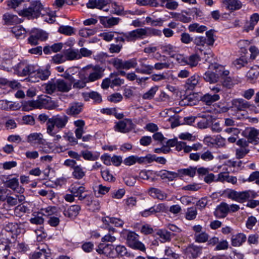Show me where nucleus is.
I'll list each match as a JSON object with an SVG mask.
<instances>
[{
  "label": "nucleus",
  "mask_w": 259,
  "mask_h": 259,
  "mask_svg": "<svg viewBox=\"0 0 259 259\" xmlns=\"http://www.w3.org/2000/svg\"><path fill=\"white\" fill-rule=\"evenodd\" d=\"M249 105V102L243 99H235L231 101V108L234 111H244Z\"/></svg>",
  "instance_id": "aec40b11"
},
{
  "label": "nucleus",
  "mask_w": 259,
  "mask_h": 259,
  "mask_svg": "<svg viewBox=\"0 0 259 259\" xmlns=\"http://www.w3.org/2000/svg\"><path fill=\"white\" fill-rule=\"evenodd\" d=\"M72 172V176L74 178L77 180L82 179L85 175V171L80 165H77L73 169Z\"/></svg>",
  "instance_id": "79ce46f5"
},
{
  "label": "nucleus",
  "mask_w": 259,
  "mask_h": 259,
  "mask_svg": "<svg viewBox=\"0 0 259 259\" xmlns=\"http://www.w3.org/2000/svg\"><path fill=\"white\" fill-rule=\"evenodd\" d=\"M58 32L66 35H71L75 33L73 27L70 26L64 25H62L59 27Z\"/></svg>",
  "instance_id": "603ef678"
},
{
  "label": "nucleus",
  "mask_w": 259,
  "mask_h": 259,
  "mask_svg": "<svg viewBox=\"0 0 259 259\" xmlns=\"http://www.w3.org/2000/svg\"><path fill=\"white\" fill-rule=\"evenodd\" d=\"M165 210V205L163 203H160L141 211L140 213L143 217H148L158 212H164Z\"/></svg>",
  "instance_id": "6ab92c4d"
},
{
  "label": "nucleus",
  "mask_w": 259,
  "mask_h": 259,
  "mask_svg": "<svg viewBox=\"0 0 259 259\" xmlns=\"http://www.w3.org/2000/svg\"><path fill=\"white\" fill-rule=\"evenodd\" d=\"M147 59L146 58L139 59V62L140 66L136 68V71L137 73L143 74H150L154 69L152 65L146 63Z\"/></svg>",
  "instance_id": "a211bd4d"
},
{
  "label": "nucleus",
  "mask_w": 259,
  "mask_h": 259,
  "mask_svg": "<svg viewBox=\"0 0 259 259\" xmlns=\"http://www.w3.org/2000/svg\"><path fill=\"white\" fill-rule=\"evenodd\" d=\"M194 44L196 46V48L202 53L203 50H206L205 48L208 47L206 42V38L204 36H197L193 40Z\"/></svg>",
  "instance_id": "c756f323"
},
{
  "label": "nucleus",
  "mask_w": 259,
  "mask_h": 259,
  "mask_svg": "<svg viewBox=\"0 0 259 259\" xmlns=\"http://www.w3.org/2000/svg\"><path fill=\"white\" fill-rule=\"evenodd\" d=\"M33 77L39 78L41 80L47 79L50 75V71L48 69H39L36 70H33Z\"/></svg>",
  "instance_id": "58836bf2"
},
{
  "label": "nucleus",
  "mask_w": 259,
  "mask_h": 259,
  "mask_svg": "<svg viewBox=\"0 0 259 259\" xmlns=\"http://www.w3.org/2000/svg\"><path fill=\"white\" fill-rule=\"evenodd\" d=\"M46 91L48 94H52L57 91L56 87V82H49L46 86Z\"/></svg>",
  "instance_id": "69168bd1"
},
{
  "label": "nucleus",
  "mask_w": 259,
  "mask_h": 259,
  "mask_svg": "<svg viewBox=\"0 0 259 259\" xmlns=\"http://www.w3.org/2000/svg\"><path fill=\"white\" fill-rule=\"evenodd\" d=\"M198 100L196 98L194 95H190L185 98V103L189 106H194L197 104Z\"/></svg>",
  "instance_id": "052dcab7"
},
{
  "label": "nucleus",
  "mask_w": 259,
  "mask_h": 259,
  "mask_svg": "<svg viewBox=\"0 0 259 259\" xmlns=\"http://www.w3.org/2000/svg\"><path fill=\"white\" fill-rule=\"evenodd\" d=\"M96 251L99 254H103L110 258H115L114 248L113 245L101 243L96 249Z\"/></svg>",
  "instance_id": "dca6fc26"
},
{
  "label": "nucleus",
  "mask_w": 259,
  "mask_h": 259,
  "mask_svg": "<svg viewBox=\"0 0 259 259\" xmlns=\"http://www.w3.org/2000/svg\"><path fill=\"white\" fill-rule=\"evenodd\" d=\"M31 34L28 38V44L31 45L36 46L38 44V41H44L48 38V34L45 31L37 29L31 31Z\"/></svg>",
  "instance_id": "f8f14e48"
},
{
  "label": "nucleus",
  "mask_w": 259,
  "mask_h": 259,
  "mask_svg": "<svg viewBox=\"0 0 259 259\" xmlns=\"http://www.w3.org/2000/svg\"><path fill=\"white\" fill-rule=\"evenodd\" d=\"M157 176L160 177L162 179H167L169 181H172L178 177L177 173L166 170L159 171Z\"/></svg>",
  "instance_id": "72a5a7b5"
},
{
  "label": "nucleus",
  "mask_w": 259,
  "mask_h": 259,
  "mask_svg": "<svg viewBox=\"0 0 259 259\" xmlns=\"http://www.w3.org/2000/svg\"><path fill=\"white\" fill-rule=\"evenodd\" d=\"M43 9V6L39 1H33L28 8L24 7L22 9H18L17 12L21 16L33 19L37 18L41 14V11Z\"/></svg>",
  "instance_id": "f257e3e1"
},
{
  "label": "nucleus",
  "mask_w": 259,
  "mask_h": 259,
  "mask_svg": "<svg viewBox=\"0 0 259 259\" xmlns=\"http://www.w3.org/2000/svg\"><path fill=\"white\" fill-rule=\"evenodd\" d=\"M114 253L115 257L117 256H123L128 254L126 247L121 245L116 246L114 248Z\"/></svg>",
  "instance_id": "8fccbe9b"
},
{
  "label": "nucleus",
  "mask_w": 259,
  "mask_h": 259,
  "mask_svg": "<svg viewBox=\"0 0 259 259\" xmlns=\"http://www.w3.org/2000/svg\"><path fill=\"white\" fill-rule=\"evenodd\" d=\"M71 193L75 197L80 194H83L85 192V188L82 186L72 185L70 188Z\"/></svg>",
  "instance_id": "6e6d98bb"
},
{
  "label": "nucleus",
  "mask_w": 259,
  "mask_h": 259,
  "mask_svg": "<svg viewBox=\"0 0 259 259\" xmlns=\"http://www.w3.org/2000/svg\"><path fill=\"white\" fill-rule=\"evenodd\" d=\"M229 213L228 204L226 202H221L218 205L214 211V215L217 218H224Z\"/></svg>",
  "instance_id": "4be33fe9"
},
{
  "label": "nucleus",
  "mask_w": 259,
  "mask_h": 259,
  "mask_svg": "<svg viewBox=\"0 0 259 259\" xmlns=\"http://www.w3.org/2000/svg\"><path fill=\"white\" fill-rule=\"evenodd\" d=\"M29 209L28 208L24 205H19L15 208L14 214L16 217H21L25 213L28 212Z\"/></svg>",
  "instance_id": "3c124183"
},
{
  "label": "nucleus",
  "mask_w": 259,
  "mask_h": 259,
  "mask_svg": "<svg viewBox=\"0 0 259 259\" xmlns=\"http://www.w3.org/2000/svg\"><path fill=\"white\" fill-rule=\"evenodd\" d=\"M209 238V235L205 232L194 234V240L198 243H204L207 242Z\"/></svg>",
  "instance_id": "09e8293b"
},
{
  "label": "nucleus",
  "mask_w": 259,
  "mask_h": 259,
  "mask_svg": "<svg viewBox=\"0 0 259 259\" xmlns=\"http://www.w3.org/2000/svg\"><path fill=\"white\" fill-rule=\"evenodd\" d=\"M149 194L154 198L162 200L166 198L167 195L160 190L156 188H150L149 189Z\"/></svg>",
  "instance_id": "4c0bfd02"
},
{
  "label": "nucleus",
  "mask_w": 259,
  "mask_h": 259,
  "mask_svg": "<svg viewBox=\"0 0 259 259\" xmlns=\"http://www.w3.org/2000/svg\"><path fill=\"white\" fill-rule=\"evenodd\" d=\"M84 97H89L93 99L96 103H100L102 101V98L101 95L96 92H91L89 93L83 94Z\"/></svg>",
  "instance_id": "13d9d810"
},
{
  "label": "nucleus",
  "mask_w": 259,
  "mask_h": 259,
  "mask_svg": "<svg viewBox=\"0 0 259 259\" xmlns=\"http://www.w3.org/2000/svg\"><path fill=\"white\" fill-rule=\"evenodd\" d=\"M136 31L138 40L143 39L148 36L161 35V31L160 30L149 27L138 28Z\"/></svg>",
  "instance_id": "9d476101"
},
{
  "label": "nucleus",
  "mask_w": 259,
  "mask_h": 259,
  "mask_svg": "<svg viewBox=\"0 0 259 259\" xmlns=\"http://www.w3.org/2000/svg\"><path fill=\"white\" fill-rule=\"evenodd\" d=\"M203 78L206 81L209 82L210 83H215L219 80V74L217 70L215 72L208 71L205 73Z\"/></svg>",
  "instance_id": "473e14b6"
},
{
  "label": "nucleus",
  "mask_w": 259,
  "mask_h": 259,
  "mask_svg": "<svg viewBox=\"0 0 259 259\" xmlns=\"http://www.w3.org/2000/svg\"><path fill=\"white\" fill-rule=\"evenodd\" d=\"M66 60H74L80 59L78 49H68L64 53Z\"/></svg>",
  "instance_id": "f704fd0d"
},
{
  "label": "nucleus",
  "mask_w": 259,
  "mask_h": 259,
  "mask_svg": "<svg viewBox=\"0 0 259 259\" xmlns=\"http://www.w3.org/2000/svg\"><path fill=\"white\" fill-rule=\"evenodd\" d=\"M246 240V236L243 233H238L233 235L231 238L232 245L233 246H239Z\"/></svg>",
  "instance_id": "c9c22d12"
},
{
  "label": "nucleus",
  "mask_w": 259,
  "mask_h": 259,
  "mask_svg": "<svg viewBox=\"0 0 259 259\" xmlns=\"http://www.w3.org/2000/svg\"><path fill=\"white\" fill-rule=\"evenodd\" d=\"M157 234L159 236L161 242H169L171 240V233L167 230H159Z\"/></svg>",
  "instance_id": "c03bdc74"
},
{
  "label": "nucleus",
  "mask_w": 259,
  "mask_h": 259,
  "mask_svg": "<svg viewBox=\"0 0 259 259\" xmlns=\"http://www.w3.org/2000/svg\"><path fill=\"white\" fill-rule=\"evenodd\" d=\"M62 207L64 208L62 210L64 215L70 219H74L78 215L81 209L80 206L78 205H72L67 208L63 205Z\"/></svg>",
  "instance_id": "f3484780"
},
{
  "label": "nucleus",
  "mask_w": 259,
  "mask_h": 259,
  "mask_svg": "<svg viewBox=\"0 0 259 259\" xmlns=\"http://www.w3.org/2000/svg\"><path fill=\"white\" fill-rule=\"evenodd\" d=\"M102 221L104 225L103 228L107 230L109 232L113 233L115 232L116 230L111 226V224L116 227H122L124 224V222L120 219L108 216L102 218Z\"/></svg>",
  "instance_id": "0eeeda50"
},
{
  "label": "nucleus",
  "mask_w": 259,
  "mask_h": 259,
  "mask_svg": "<svg viewBox=\"0 0 259 259\" xmlns=\"http://www.w3.org/2000/svg\"><path fill=\"white\" fill-rule=\"evenodd\" d=\"M8 6L17 11L18 9H22L26 7V4L24 0H11L9 2Z\"/></svg>",
  "instance_id": "49530a36"
},
{
  "label": "nucleus",
  "mask_w": 259,
  "mask_h": 259,
  "mask_svg": "<svg viewBox=\"0 0 259 259\" xmlns=\"http://www.w3.org/2000/svg\"><path fill=\"white\" fill-rule=\"evenodd\" d=\"M15 73L19 76L29 75L32 77L33 75V66L28 65L25 62H20L13 67Z\"/></svg>",
  "instance_id": "6e6552de"
},
{
  "label": "nucleus",
  "mask_w": 259,
  "mask_h": 259,
  "mask_svg": "<svg viewBox=\"0 0 259 259\" xmlns=\"http://www.w3.org/2000/svg\"><path fill=\"white\" fill-rule=\"evenodd\" d=\"M27 142L34 144H43L45 140L43 139L41 134L34 133L28 136Z\"/></svg>",
  "instance_id": "bb28decb"
},
{
  "label": "nucleus",
  "mask_w": 259,
  "mask_h": 259,
  "mask_svg": "<svg viewBox=\"0 0 259 259\" xmlns=\"http://www.w3.org/2000/svg\"><path fill=\"white\" fill-rule=\"evenodd\" d=\"M214 30L211 29L206 32L207 46H212L215 41L214 38Z\"/></svg>",
  "instance_id": "bf43d9fd"
},
{
  "label": "nucleus",
  "mask_w": 259,
  "mask_h": 259,
  "mask_svg": "<svg viewBox=\"0 0 259 259\" xmlns=\"http://www.w3.org/2000/svg\"><path fill=\"white\" fill-rule=\"evenodd\" d=\"M83 104L81 103H71L66 110V113L71 116H76L82 110Z\"/></svg>",
  "instance_id": "b1692460"
},
{
  "label": "nucleus",
  "mask_w": 259,
  "mask_h": 259,
  "mask_svg": "<svg viewBox=\"0 0 259 259\" xmlns=\"http://www.w3.org/2000/svg\"><path fill=\"white\" fill-rule=\"evenodd\" d=\"M56 87L57 91L66 93L71 89L72 83L63 79H57L56 81Z\"/></svg>",
  "instance_id": "a878e982"
},
{
  "label": "nucleus",
  "mask_w": 259,
  "mask_h": 259,
  "mask_svg": "<svg viewBox=\"0 0 259 259\" xmlns=\"http://www.w3.org/2000/svg\"><path fill=\"white\" fill-rule=\"evenodd\" d=\"M197 215V211L195 207H191L187 209L185 214V218L188 220H194Z\"/></svg>",
  "instance_id": "5fc2aeb1"
},
{
  "label": "nucleus",
  "mask_w": 259,
  "mask_h": 259,
  "mask_svg": "<svg viewBox=\"0 0 259 259\" xmlns=\"http://www.w3.org/2000/svg\"><path fill=\"white\" fill-rule=\"evenodd\" d=\"M259 21V14L258 13H254L250 16L249 22L248 24L245 25L244 27L245 30L248 32L252 30L255 26L257 24Z\"/></svg>",
  "instance_id": "7c9ffc66"
},
{
  "label": "nucleus",
  "mask_w": 259,
  "mask_h": 259,
  "mask_svg": "<svg viewBox=\"0 0 259 259\" xmlns=\"http://www.w3.org/2000/svg\"><path fill=\"white\" fill-rule=\"evenodd\" d=\"M246 137L250 143L255 145L259 143L258 131L254 127H250L245 131Z\"/></svg>",
  "instance_id": "5701e85b"
},
{
  "label": "nucleus",
  "mask_w": 259,
  "mask_h": 259,
  "mask_svg": "<svg viewBox=\"0 0 259 259\" xmlns=\"http://www.w3.org/2000/svg\"><path fill=\"white\" fill-rule=\"evenodd\" d=\"M3 182L7 187L19 193H23L24 191V189L19 186L18 179L17 178H7L6 181L3 180Z\"/></svg>",
  "instance_id": "2eb2a0df"
},
{
  "label": "nucleus",
  "mask_w": 259,
  "mask_h": 259,
  "mask_svg": "<svg viewBox=\"0 0 259 259\" xmlns=\"http://www.w3.org/2000/svg\"><path fill=\"white\" fill-rule=\"evenodd\" d=\"M135 125L132 119L125 118L115 123L114 130L115 131L126 134L130 132L134 128Z\"/></svg>",
  "instance_id": "1a4fd4ad"
},
{
  "label": "nucleus",
  "mask_w": 259,
  "mask_h": 259,
  "mask_svg": "<svg viewBox=\"0 0 259 259\" xmlns=\"http://www.w3.org/2000/svg\"><path fill=\"white\" fill-rule=\"evenodd\" d=\"M200 77L197 74H194L188 78L186 82L187 90H193L198 84Z\"/></svg>",
  "instance_id": "2f4dec72"
},
{
  "label": "nucleus",
  "mask_w": 259,
  "mask_h": 259,
  "mask_svg": "<svg viewBox=\"0 0 259 259\" xmlns=\"http://www.w3.org/2000/svg\"><path fill=\"white\" fill-rule=\"evenodd\" d=\"M12 239H14L12 233L2 232L0 235V259H7L10 254L9 245L12 243Z\"/></svg>",
  "instance_id": "7ed1b4c3"
},
{
  "label": "nucleus",
  "mask_w": 259,
  "mask_h": 259,
  "mask_svg": "<svg viewBox=\"0 0 259 259\" xmlns=\"http://www.w3.org/2000/svg\"><path fill=\"white\" fill-rule=\"evenodd\" d=\"M113 67L117 70L125 69L135 68L137 65L136 58H133L127 60H123L118 58H113L111 60Z\"/></svg>",
  "instance_id": "423d86ee"
},
{
  "label": "nucleus",
  "mask_w": 259,
  "mask_h": 259,
  "mask_svg": "<svg viewBox=\"0 0 259 259\" xmlns=\"http://www.w3.org/2000/svg\"><path fill=\"white\" fill-rule=\"evenodd\" d=\"M115 75L111 78V84L110 85V87L113 88L114 87H118L124 83V80L123 79H121L118 77V73L116 72H114Z\"/></svg>",
  "instance_id": "4d7b16f0"
},
{
  "label": "nucleus",
  "mask_w": 259,
  "mask_h": 259,
  "mask_svg": "<svg viewBox=\"0 0 259 259\" xmlns=\"http://www.w3.org/2000/svg\"><path fill=\"white\" fill-rule=\"evenodd\" d=\"M158 87H152L149 90L144 93L142 96V98L144 100H151L153 98L156 92L158 91Z\"/></svg>",
  "instance_id": "864d4df0"
},
{
  "label": "nucleus",
  "mask_w": 259,
  "mask_h": 259,
  "mask_svg": "<svg viewBox=\"0 0 259 259\" xmlns=\"http://www.w3.org/2000/svg\"><path fill=\"white\" fill-rule=\"evenodd\" d=\"M41 108L50 109L52 106V100L49 97L41 95L38 97Z\"/></svg>",
  "instance_id": "a18cd8bd"
},
{
  "label": "nucleus",
  "mask_w": 259,
  "mask_h": 259,
  "mask_svg": "<svg viewBox=\"0 0 259 259\" xmlns=\"http://www.w3.org/2000/svg\"><path fill=\"white\" fill-rule=\"evenodd\" d=\"M249 152V150L247 148H237L236 150V157L237 159H241L243 158Z\"/></svg>",
  "instance_id": "e2e57ef3"
},
{
  "label": "nucleus",
  "mask_w": 259,
  "mask_h": 259,
  "mask_svg": "<svg viewBox=\"0 0 259 259\" xmlns=\"http://www.w3.org/2000/svg\"><path fill=\"white\" fill-rule=\"evenodd\" d=\"M13 105L11 102L7 100H0V108L3 110H11L13 108Z\"/></svg>",
  "instance_id": "338daca9"
},
{
  "label": "nucleus",
  "mask_w": 259,
  "mask_h": 259,
  "mask_svg": "<svg viewBox=\"0 0 259 259\" xmlns=\"http://www.w3.org/2000/svg\"><path fill=\"white\" fill-rule=\"evenodd\" d=\"M229 244L227 240H221V241L219 240V243H218L217 245L215 246L214 248V250H225L228 248Z\"/></svg>",
  "instance_id": "0e129e2a"
},
{
  "label": "nucleus",
  "mask_w": 259,
  "mask_h": 259,
  "mask_svg": "<svg viewBox=\"0 0 259 259\" xmlns=\"http://www.w3.org/2000/svg\"><path fill=\"white\" fill-rule=\"evenodd\" d=\"M190 32H197L198 33H202L207 30V27L204 25H200L198 23H195L190 24L188 27Z\"/></svg>",
  "instance_id": "de8ad7c7"
},
{
  "label": "nucleus",
  "mask_w": 259,
  "mask_h": 259,
  "mask_svg": "<svg viewBox=\"0 0 259 259\" xmlns=\"http://www.w3.org/2000/svg\"><path fill=\"white\" fill-rule=\"evenodd\" d=\"M259 76V66H254L247 72L246 77L250 82L257 79Z\"/></svg>",
  "instance_id": "ea45409f"
},
{
  "label": "nucleus",
  "mask_w": 259,
  "mask_h": 259,
  "mask_svg": "<svg viewBox=\"0 0 259 259\" xmlns=\"http://www.w3.org/2000/svg\"><path fill=\"white\" fill-rule=\"evenodd\" d=\"M115 33L119 35L115 38L117 42H135L138 40L136 29L126 32H115Z\"/></svg>",
  "instance_id": "ddd939ff"
},
{
  "label": "nucleus",
  "mask_w": 259,
  "mask_h": 259,
  "mask_svg": "<svg viewBox=\"0 0 259 259\" xmlns=\"http://www.w3.org/2000/svg\"><path fill=\"white\" fill-rule=\"evenodd\" d=\"M158 48L162 53L166 54L171 58H175V55L178 52V48L170 44L164 43L159 45Z\"/></svg>",
  "instance_id": "412c9836"
},
{
  "label": "nucleus",
  "mask_w": 259,
  "mask_h": 259,
  "mask_svg": "<svg viewBox=\"0 0 259 259\" xmlns=\"http://www.w3.org/2000/svg\"><path fill=\"white\" fill-rule=\"evenodd\" d=\"M257 194L251 190L239 192L231 190L228 194V198L240 203L244 202L249 199L255 198Z\"/></svg>",
  "instance_id": "20e7f679"
},
{
  "label": "nucleus",
  "mask_w": 259,
  "mask_h": 259,
  "mask_svg": "<svg viewBox=\"0 0 259 259\" xmlns=\"http://www.w3.org/2000/svg\"><path fill=\"white\" fill-rule=\"evenodd\" d=\"M183 252L189 259L196 258L202 253V247L192 244L183 249Z\"/></svg>",
  "instance_id": "4468645a"
},
{
  "label": "nucleus",
  "mask_w": 259,
  "mask_h": 259,
  "mask_svg": "<svg viewBox=\"0 0 259 259\" xmlns=\"http://www.w3.org/2000/svg\"><path fill=\"white\" fill-rule=\"evenodd\" d=\"M223 3L228 10L232 11L240 9L242 5L239 0H223Z\"/></svg>",
  "instance_id": "c85d7f7f"
},
{
  "label": "nucleus",
  "mask_w": 259,
  "mask_h": 259,
  "mask_svg": "<svg viewBox=\"0 0 259 259\" xmlns=\"http://www.w3.org/2000/svg\"><path fill=\"white\" fill-rule=\"evenodd\" d=\"M200 60V57L197 54H193L186 57L185 64L189 65L191 67H195Z\"/></svg>",
  "instance_id": "37998d69"
},
{
  "label": "nucleus",
  "mask_w": 259,
  "mask_h": 259,
  "mask_svg": "<svg viewBox=\"0 0 259 259\" xmlns=\"http://www.w3.org/2000/svg\"><path fill=\"white\" fill-rule=\"evenodd\" d=\"M247 181L249 182L255 181V184L259 185V171L252 172Z\"/></svg>",
  "instance_id": "774afa93"
},
{
  "label": "nucleus",
  "mask_w": 259,
  "mask_h": 259,
  "mask_svg": "<svg viewBox=\"0 0 259 259\" xmlns=\"http://www.w3.org/2000/svg\"><path fill=\"white\" fill-rule=\"evenodd\" d=\"M87 74L88 76L85 77L86 81L88 82H93L101 78L103 76L104 69L99 65L91 67Z\"/></svg>",
  "instance_id": "9b49d317"
},
{
  "label": "nucleus",
  "mask_w": 259,
  "mask_h": 259,
  "mask_svg": "<svg viewBox=\"0 0 259 259\" xmlns=\"http://www.w3.org/2000/svg\"><path fill=\"white\" fill-rule=\"evenodd\" d=\"M3 20L5 24L8 25H14L21 22L20 19H19L16 15L10 14L9 13H6L3 16Z\"/></svg>",
  "instance_id": "cd10ccee"
},
{
  "label": "nucleus",
  "mask_w": 259,
  "mask_h": 259,
  "mask_svg": "<svg viewBox=\"0 0 259 259\" xmlns=\"http://www.w3.org/2000/svg\"><path fill=\"white\" fill-rule=\"evenodd\" d=\"M68 121V117L65 115H57L49 118L47 123V132L52 136L56 135L55 126L61 130L64 128Z\"/></svg>",
  "instance_id": "f03ea898"
},
{
  "label": "nucleus",
  "mask_w": 259,
  "mask_h": 259,
  "mask_svg": "<svg viewBox=\"0 0 259 259\" xmlns=\"http://www.w3.org/2000/svg\"><path fill=\"white\" fill-rule=\"evenodd\" d=\"M196 168L190 166L187 168H181L178 170V177L189 176L193 177L196 174Z\"/></svg>",
  "instance_id": "e433bc0d"
},
{
  "label": "nucleus",
  "mask_w": 259,
  "mask_h": 259,
  "mask_svg": "<svg viewBox=\"0 0 259 259\" xmlns=\"http://www.w3.org/2000/svg\"><path fill=\"white\" fill-rule=\"evenodd\" d=\"M123 233L126 236V242L129 247L142 251L146 250L144 244L139 241V236L135 232L124 230Z\"/></svg>",
  "instance_id": "39448f33"
},
{
  "label": "nucleus",
  "mask_w": 259,
  "mask_h": 259,
  "mask_svg": "<svg viewBox=\"0 0 259 259\" xmlns=\"http://www.w3.org/2000/svg\"><path fill=\"white\" fill-rule=\"evenodd\" d=\"M220 99V96L219 95L212 94L211 93H208L201 96L200 101L207 105H210L213 102L219 101Z\"/></svg>",
  "instance_id": "393cba45"
},
{
  "label": "nucleus",
  "mask_w": 259,
  "mask_h": 259,
  "mask_svg": "<svg viewBox=\"0 0 259 259\" xmlns=\"http://www.w3.org/2000/svg\"><path fill=\"white\" fill-rule=\"evenodd\" d=\"M11 32L18 39L24 38L26 36V30L20 25L13 27L11 29Z\"/></svg>",
  "instance_id": "a19ab883"
},
{
  "label": "nucleus",
  "mask_w": 259,
  "mask_h": 259,
  "mask_svg": "<svg viewBox=\"0 0 259 259\" xmlns=\"http://www.w3.org/2000/svg\"><path fill=\"white\" fill-rule=\"evenodd\" d=\"M212 57V54L211 50L209 48L206 49L205 50H203L202 53H201L200 58H201L202 60H204L205 61L209 62L210 58Z\"/></svg>",
  "instance_id": "680f3d73"
}]
</instances>
